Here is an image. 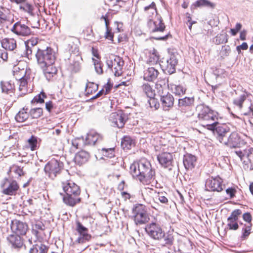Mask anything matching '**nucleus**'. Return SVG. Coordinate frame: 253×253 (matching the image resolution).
Listing matches in <instances>:
<instances>
[{
	"label": "nucleus",
	"mask_w": 253,
	"mask_h": 253,
	"mask_svg": "<svg viewBox=\"0 0 253 253\" xmlns=\"http://www.w3.org/2000/svg\"><path fill=\"white\" fill-rule=\"evenodd\" d=\"M130 172L133 177H137L144 185H149L155 181V169L152 168L150 162L145 158L132 164Z\"/></svg>",
	"instance_id": "1"
},
{
	"label": "nucleus",
	"mask_w": 253,
	"mask_h": 253,
	"mask_svg": "<svg viewBox=\"0 0 253 253\" xmlns=\"http://www.w3.org/2000/svg\"><path fill=\"white\" fill-rule=\"evenodd\" d=\"M63 189L65 193L63 198L64 203L71 207L75 206L81 201L80 187L72 181L62 183Z\"/></svg>",
	"instance_id": "2"
},
{
	"label": "nucleus",
	"mask_w": 253,
	"mask_h": 253,
	"mask_svg": "<svg viewBox=\"0 0 253 253\" xmlns=\"http://www.w3.org/2000/svg\"><path fill=\"white\" fill-rule=\"evenodd\" d=\"M197 110L198 118L201 125L207 129H213V125L218 122L217 113L204 105H198Z\"/></svg>",
	"instance_id": "3"
},
{
	"label": "nucleus",
	"mask_w": 253,
	"mask_h": 253,
	"mask_svg": "<svg viewBox=\"0 0 253 253\" xmlns=\"http://www.w3.org/2000/svg\"><path fill=\"white\" fill-rule=\"evenodd\" d=\"M35 56L40 68H44L47 65L54 64L56 60V53L50 47H47L44 49L38 48Z\"/></svg>",
	"instance_id": "4"
},
{
	"label": "nucleus",
	"mask_w": 253,
	"mask_h": 253,
	"mask_svg": "<svg viewBox=\"0 0 253 253\" xmlns=\"http://www.w3.org/2000/svg\"><path fill=\"white\" fill-rule=\"evenodd\" d=\"M179 57V55L177 52H169L168 57L163 58L161 61V66L163 70L169 75L175 73Z\"/></svg>",
	"instance_id": "5"
},
{
	"label": "nucleus",
	"mask_w": 253,
	"mask_h": 253,
	"mask_svg": "<svg viewBox=\"0 0 253 253\" xmlns=\"http://www.w3.org/2000/svg\"><path fill=\"white\" fill-rule=\"evenodd\" d=\"M158 89V93L160 96L163 108L165 111H168L173 106L174 99L172 94L167 91V88H164L160 84H156Z\"/></svg>",
	"instance_id": "6"
},
{
	"label": "nucleus",
	"mask_w": 253,
	"mask_h": 253,
	"mask_svg": "<svg viewBox=\"0 0 253 253\" xmlns=\"http://www.w3.org/2000/svg\"><path fill=\"white\" fill-rule=\"evenodd\" d=\"M108 68L110 69L116 77H119L123 73V67L124 61L119 56L111 55L107 58L106 61Z\"/></svg>",
	"instance_id": "7"
},
{
	"label": "nucleus",
	"mask_w": 253,
	"mask_h": 253,
	"mask_svg": "<svg viewBox=\"0 0 253 253\" xmlns=\"http://www.w3.org/2000/svg\"><path fill=\"white\" fill-rule=\"evenodd\" d=\"M63 168V162L52 159L45 165L44 170L49 178L53 179L60 173Z\"/></svg>",
	"instance_id": "8"
},
{
	"label": "nucleus",
	"mask_w": 253,
	"mask_h": 253,
	"mask_svg": "<svg viewBox=\"0 0 253 253\" xmlns=\"http://www.w3.org/2000/svg\"><path fill=\"white\" fill-rule=\"evenodd\" d=\"M134 220L136 224L146 223L149 220L146 207L142 204H136L132 209Z\"/></svg>",
	"instance_id": "9"
},
{
	"label": "nucleus",
	"mask_w": 253,
	"mask_h": 253,
	"mask_svg": "<svg viewBox=\"0 0 253 253\" xmlns=\"http://www.w3.org/2000/svg\"><path fill=\"white\" fill-rule=\"evenodd\" d=\"M214 128L209 129L212 131L217 140L224 144L227 138V134L230 128L224 124H220L218 122L213 125Z\"/></svg>",
	"instance_id": "10"
},
{
	"label": "nucleus",
	"mask_w": 253,
	"mask_h": 253,
	"mask_svg": "<svg viewBox=\"0 0 253 253\" xmlns=\"http://www.w3.org/2000/svg\"><path fill=\"white\" fill-rule=\"evenodd\" d=\"M145 230L147 234L153 239L161 241L164 236V231L158 223L152 222L146 226Z\"/></svg>",
	"instance_id": "11"
},
{
	"label": "nucleus",
	"mask_w": 253,
	"mask_h": 253,
	"mask_svg": "<svg viewBox=\"0 0 253 253\" xmlns=\"http://www.w3.org/2000/svg\"><path fill=\"white\" fill-rule=\"evenodd\" d=\"M147 26L151 33L163 32L166 28L165 23L160 15H156L154 18H150L147 22Z\"/></svg>",
	"instance_id": "12"
},
{
	"label": "nucleus",
	"mask_w": 253,
	"mask_h": 253,
	"mask_svg": "<svg viewBox=\"0 0 253 253\" xmlns=\"http://www.w3.org/2000/svg\"><path fill=\"white\" fill-rule=\"evenodd\" d=\"M2 193L8 196L15 195L19 188V185L15 180L5 178L1 185Z\"/></svg>",
	"instance_id": "13"
},
{
	"label": "nucleus",
	"mask_w": 253,
	"mask_h": 253,
	"mask_svg": "<svg viewBox=\"0 0 253 253\" xmlns=\"http://www.w3.org/2000/svg\"><path fill=\"white\" fill-rule=\"evenodd\" d=\"M222 183L223 180L219 176L215 177L212 176L207 179L205 187L207 191L221 192L225 188V185Z\"/></svg>",
	"instance_id": "14"
},
{
	"label": "nucleus",
	"mask_w": 253,
	"mask_h": 253,
	"mask_svg": "<svg viewBox=\"0 0 253 253\" xmlns=\"http://www.w3.org/2000/svg\"><path fill=\"white\" fill-rule=\"evenodd\" d=\"M246 144V142L242 139L239 134L235 131L232 132L228 137L224 145L230 148H240Z\"/></svg>",
	"instance_id": "15"
},
{
	"label": "nucleus",
	"mask_w": 253,
	"mask_h": 253,
	"mask_svg": "<svg viewBox=\"0 0 253 253\" xmlns=\"http://www.w3.org/2000/svg\"><path fill=\"white\" fill-rule=\"evenodd\" d=\"M242 217L243 220L246 222L245 224L240 222V224L243 225L241 238L242 240H244L247 239L251 233L252 217L250 212H247L243 214Z\"/></svg>",
	"instance_id": "16"
},
{
	"label": "nucleus",
	"mask_w": 253,
	"mask_h": 253,
	"mask_svg": "<svg viewBox=\"0 0 253 253\" xmlns=\"http://www.w3.org/2000/svg\"><path fill=\"white\" fill-rule=\"evenodd\" d=\"M126 115L122 112L112 113L109 117V121L114 127L123 128L126 122Z\"/></svg>",
	"instance_id": "17"
},
{
	"label": "nucleus",
	"mask_w": 253,
	"mask_h": 253,
	"mask_svg": "<svg viewBox=\"0 0 253 253\" xmlns=\"http://www.w3.org/2000/svg\"><path fill=\"white\" fill-rule=\"evenodd\" d=\"M242 211L236 209L232 211L227 219V228L230 230H237L239 229L238 220L239 217L242 214Z\"/></svg>",
	"instance_id": "18"
},
{
	"label": "nucleus",
	"mask_w": 253,
	"mask_h": 253,
	"mask_svg": "<svg viewBox=\"0 0 253 253\" xmlns=\"http://www.w3.org/2000/svg\"><path fill=\"white\" fill-rule=\"evenodd\" d=\"M76 230L79 234L76 242L78 244H84L89 241L91 238V235L88 233V230L80 222H77Z\"/></svg>",
	"instance_id": "19"
},
{
	"label": "nucleus",
	"mask_w": 253,
	"mask_h": 253,
	"mask_svg": "<svg viewBox=\"0 0 253 253\" xmlns=\"http://www.w3.org/2000/svg\"><path fill=\"white\" fill-rule=\"evenodd\" d=\"M11 31L17 35L28 36L31 34V29L21 21L16 22L13 26Z\"/></svg>",
	"instance_id": "20"
},
{
	"label": "nucleus",
	"mask_w": 253,
	"mask_h": 253,
	"mask_svg": "<svg viewBox=\"0 0 253 253\" xmlns=\"http://www.w3.org/2000/svg\"><path fill=\"white\" fill-rule=\"evenodd\" d=\"M234 152L238 156L241 161L245 162L248 160L250 164L253 162V148L247 146L245 149L236 150Z\"/></svg>",
	"instance_id": "21"
},
{
	"label": "nucleus",
	"mask_w": 253,
	"mask_h": 253,
	"mask_svg": "<svg viewBox=\"0 0 253 253\" xmlns=\"http://www.w3.org/2000/svg\"><path fill=\"white\" fill-rule=\"evenodd\" d=\"M11 229L13 232L18 235H25L28 229V225L18 220H13L11 223Z\"/></svg>",
	"instance_id": "22"
},
{
	"label": "nucleus",
	"mask_w": 253,
	"mask_h": 253,
	"mask_svg": "<svg viewBox=\"0 0 253 253\" xmlns=\"http://www.w3.org/2000/svg\"><path fill=\"white\" fill-rule=\"evenodd\" d=\"M157 159L160 165L169 170L172 169L173 157L171 154L168 152L163 153L157 156Z\"/></svg>",
	"instance_id": "23"
},
{
	"label": "nucleus",
	"mask_w": 253,
	"mask_h": 253,
	"mask_svg": "<svg viewBox=\"0 0 253 253\" xmlns=\"http://www.w3.org/2000/svg\"><path fill=\"white\" fill-rule=\"evenodd\" d=\"M9 246L16 250L21 249L24 245L22 238L18 235L11 234L7 237Z\"/></svg>",
	"instance_id": "24"
},
{
	"label": "nucleus",
	"mask_w": 253,
	"mask_h": 253,
	"mask_svg": "<svg viewBox=\"0 0 253 253\" xmlns=\"http://www.w3.org/2000/svg\"><path fill=\"white\" fill-rule=\"evenodd\" d=\"M183 163L187 170H192L196 165L197 158L194 155L186 153L183 156Z\"/></svg>",
	"instance_id": "25"
},
{
	"label": "nucleus",
	"mask_w": 253,
	"mask_h": 253,
	"mask_svg": "<svg viewBox=\"0 0 253 253\" xmlns=\"http://www.w3.org/2000/svg\"><path fill=\"white\" fill-rule=\"evenodd\" d=\"M159 73L158 70L154 67H149L144 71L143 79L148 82L155 81Z\"/></svg>",
	"instance_id": "26"
},
{
	"label": "nucleus",
	"mask_w": 253,
	"mask_h": 253,
	"mask_svg": "<svg viewBox=\"0 0 253 253\" xmlns=\"http://www.w3.org/2000/svg\"><path fill=\"white\" fill-rule=\"evenodd\" d=\"M89 157V154L87 152L82 150L75 155L74 161L76 164L81 166L86 163Z\"/></svg>",
	"instance_id": "27"
},
{
	"label": "nucleus",
	"mask_w": 253,
	"mask_h": 253,
	"mask_svg": "<svg viewBox=\"0 0 253 253\" xmlns=\"http://www.w3.org/2000/svg\"><path fill=\"white\" fill-rule=\"evenodd\" d=\"M14 68H13V72L14 73V75L18 76V74L20 73V75L18 77H16L17 80H19V90H22L23 87H25L27 84L26 80L24 78V75L26 73V71L22 69L19 71L18 73L17 72L18 69L20 70L19 68L15 64L13 63Z\"/></svg>",
	"instance_id": "28"
},
{
	"label": "nucleus",
	"mask_w": 253,
	"mask_h": 253,
	"mask_svg": "<svg viewBox=\"0 0 253 253\" xmlns=\"http://www.w3.org/2000/svg\"><path fill=\"white\" fill-rule=\"evenodd\" d=\"M167 195L166 193L158 192L153 198L155 203V206H153V208L157 210L159 209L160 205L158 202H160L161 204L165 205H168L169 200L166 197Z\"/></svg>",
	"instance_id": "29"
},
{
	"label": "nucleus",
	"mask_w": 253,
	"mask_h": 253,
	"mask_svg": "<svg viewBox=\"0 0 253 253\" xmlns=\"http://www.w3.org/2000/svg\"><path fill=\"white\" fill-rule=\"evenodd\" d=\"M102 137L97 133L90 132L87 134L84 141L85 145H94L97 141L101 140Z\"/></svg>",
	"instance_id": "30"
},
{
	"label": "nucleus",
	"mask_w": 253,
	"mask_h": 253,
	"mask_svg": "<svg viewBox=\"0 0 253 253\" xmlns=\"http://www.w3.org/2000/svg\"><path fill=\"white\" fill-rule=\"evenodd\" d=\"M41 68L42 69L45 77L48 81L52 80V78L55 76L57 73V69L53 66V64L47 65L46 67Z\"/></svg>",
	"instance_id": "31"
},
{
	"label": "nucleus",
	"mask_w": 253,
	"mask_h": 253,
	"mask_svg": "<svg viewBox=\"0 0 253 253\" xmlns=\"http://www.w3.org/2000/svg\"><path fill=\"white\" fill-rule=\"evenodd\" d=\"M2 47L5 50L12 51L14 50L17 46L16 41L14 39L5 38L1 40Z\"/></svg>",
	"instance_id": "32"
},
{
	"label": "nucleus",
	"mask_w": 253,
	"mask_h": 253,
	"mask_svg": "<svg viewBox=\"0 0 253 253\" xmlns=\"http://www.w3.org/2000/svg\"><path fill=\"white\" fill-rule=\"evenodd\" d=\"M141 89L146 96L150 98L149 103L150 106L152 107L151 103H154L155 101V99L154 98L155 93H154L152 87L149 84H145L142 85Z\"/></svg>",
	"instance_id": "33"
},
{
	"label": "nucleus",
	"mask_w": 253,
	"mask_h": 253,
	"mask_svg": "<svg viewBox=\"0 0 253 253\" xmlns=\"http://www.w3.org/2000/svg\"><path fill=\"white\" fill-rule=\"evenodd\" d=\"M48 247L45 245L40 243L33 245L31 248L30 253H47Z\"/></svg>",
	"instance_id": "34"
},
{
	"label": "nucleus",
	"mask_w": 253,
	"mask_h": 253,
	"mask_svg": "<svg viewBox=\"0 0 253 253\" xmlns=\"http://www.w3.org/2000/svg\"><path fill=\"white\" fill-rule=\"evenodd\" d=\"M144 11L148 16V20L150 18L153 19V16L157 14L156 4L152 2L150 5L144 7Z\"/></svg>",
	"instance_id": "35"
},
{
	"label": "nucleus",
	"mask_w": 253,
	"mask_h": 253,
	"mask_svg": "<svg viewBox=\"0 0 253 253\" xmlns=\"http://www.w3.org/2000/svg\"><path fill=\"white\" fill-rule=\"evenodd\" d=\"M78 42V40L77 39H74L73 41L69 42L68 45V49L71 54H75L77 58L79 57V48L76 43Z\"/></svg>",
	"instance_id": "36"
},
{
	"label": "nucleus",
	"mask_w": 253,
	"mask_h": 253,
	"mask_svg": "<svg viewBox=\"0 0 253 253\" xmlns=\"http://www.w3.org/2000/svg\"><path fill=\"white\" fill-rule=\"evenodd\" d=\"M2 92L10 94L13 92L14 85L9 82H1L0 83Z\"/></svg>",
	"instance_id": "37"
},
{
	"label": "nucleus",
	"mask_w": 253,
	"mask_h": 253,
	"mask_svg": "<svg viewBox=\"0 0 253 253\" xmlns=\"http://www.w3.org/2000/svg\"><path fill=\"white\" fill-rule=\"evenodd\" d=\"M248 94L247 92H244L241 94L239 97L234 99L233 102V104L238 107L240 109L243 108V104L245 101L248 97Z\"/></svg>",
	"instance_id": "38"
},
{
	"label": "nucleus",
	"mask_w": 253,
	"mask_h": 253,
	"mask_svg": "<svg viewBox=\"0 0 253 253\" xmlns=\"http://www.w3.org/2000/svg\"><path fill=\"white\" fill-rule=\"evenodd\" d=\"M10 14L7 10L3 8H0V26L6 22H10Z\"/></svg>",
	"instance_id": "39"
},
{
	"label": "nucleus",
	"mask_w": 253,
	"mask_h": 253,
	"mask_svg": "<svg viewBox=\"0 0 253 253\" xmlns=\"http://www.w3.org/2000/svg\"><path fill=\"white\" fill-rule=\"evenodd\" d=\"M194 101L195 99L193 97H185L178 99V106H193Z\"/></svg>",
	"instance_id": "40"
},
{
	"label": "nucleus",
	"mask_w": 253,
	"mask_h": 253,
	"mask_svg": "<svg viewBox=\"0 0 253 253\" xmlns=\"http://www.w3.org/2000/svg\"><path fill=\"white\" fill-rule=\"evenodd\" d=\"M44 225L43 224L40 222H38L33 225L32 232L33 234L35 235L37 238L40 236V231L44 230Z\"/></svg>",
	"instance_id": "41"
},
{
	"label": "nucleus",
	"mask_w": 253,
	"mask_h": 253,
	"mask_svg": "<svg viewBox=\"0 0 253 253\" xmlns=\"http://www.w3.org/2000/svg\"><path fill=\"white\" fill-rule=\"evenodd\" d=\"M228 35L225 32L218 34L214 38V42L216 44H220L227 42Z\"/></svg>",
	"instance_id": "42"
},
{
	"label": "nucleus",
	"mask_w": 253,
	"mask_h": 253,
	"mask_svg": "<svg viewBox=\"0 0 253 253\" xmlns=\"http://www.w3.org/2000/svg\"><path fill=\"white\" fill-rule=\"evenodd\" d=\"M178 108L186 117H189L194 114L193 106H178Z\"/></svg>",
	"instance_id": "43"
},
{
	"label": "nucleus",
	"mask_w": 253,
	"mask_h": 253,
	"mask_svg": "<svg viewBox=\"0 0 253 253\" xmlns=\"http://www.w3.org/2000/svg\"><path fill=\"white\" fill-rule=\"evenodd\" d=\"M165 245L164 246H171L173 245L174 240V237L172 233L169 232L165 233L164 232V236L163 237Z\"/></svg>",
	"instance_id": "44"
},
{
	"label": "nucleus",
	"mask_w": 253,
	"mask_h": 253,
	"mask_svg": "<svg viewBox=\"0 0 253 253\" xmlns=\"http://www.w3.org/2000/svg\"><path fill=\"white\" fill-rule=\"evenodd\" d=\"M133 144V141L129 136L123 137L121 142V146L124 149H130Z\"/></svg>",
	"instance_id": "45"
},
{
	"label": "nucleus",
	"mask_w": 253,
	"mask_h": 253,
	"mask_svg": "<svg viewBox=\"0 0 253 253\" xmlns=\"http://www.w3.org/2000/svg\"><path fill=\"white\" fill-rule=\"evenodd\" d=\"M29 117V114L26 111H24L23 108V110L20 111L19 113L16 115L15 119L18 122H23L25 121Z\"/></svg>",
	"instance_id": "46"
},
{
	"label": "nucleus",
	"mask_w": 253,
	"mask_h": 253,
	"mask_svg": "<svg viewBox=\"0 0 253 253\" xmlns=\"http://www.w3.org/2000/svg\"><path fill=\"white\" fill-rule=\"evenodd\" d=\"M98 88V85L94 83L88 82L85 86V91L86 94H90L96 91Z\"/></svg>",
	"instance_id": "47"
},
{
	"label": "nucleus",
	"mask_w": 253,
	"mask_h": 253,
	"mask_svg": "<svg viewBox=\"0 0 253 253\" xmlns=\"http://www.w3.org/2000/svg\"><path fill=\"white\" fill-rule=\"evenodd\" d=\"M28 143L29 147L32 151L35 150L38 148L37 137L34 135H32L28 140Z\"/></svg>",
	"instance_id": "48"
},
{
	"label": "nucleus",
	"mask_w": 253,
	"mask_h": 253,
	"mask_svg": "<svg viewBox=\"0 0 253 253\" xmlns=\"http://www.w3.org/2000/svg\"><path fill=\"white\" fill-rule=\"evenodd\" d=\"M29 113L33 118L37 119L42 115V108H33L31 109Z\"/></svg>",
	"instance_id": "49"
},
{
	"label": "nucleus",
	"mask_w": 253,
	"mask_h": 253,
	"mask_svg": "<svg viewBox=\"0 0 253 253\" xmlns=\"http://www.w3.org/2000/svg\"><path fill=\"white\" fill-rule=\"evenodd\" d=\"M194 5L197 7H200L203 6L211 7L213 8L215 6L214 4L211 2L210 1L207 0H197Z\"/></svg>",
	"instance_id": "50"
},
{
	"label": "nucleus",
	"mask_w": 253,
	"mask_h": 253,
	"mask_svg": "<svg viewBox=\"0 0 253 253\" xmlns=\"http://www.w3.org/2000/svg\"><path fill=\"white\" fill-rule=\"evenodd\" d=\"M103 156L110 158L115 156L114 148H103L101 150Z\"/></svg>",
	"instance_id": "51"
},
{
	"label": "nucleus",
	"mask_w": 253,
	"mask_h": 253,
	"mask_svg": "<svg viewBox=\"0 0 253 253\" xmlns=\"http://www.w3.org/2000/svg\"><path fill=\"white\" fill-rule=\"evenodd\" d=\"M92 60L93 61L96 72L98 74H102L103 71L102 69L103 64L99 60L95 59L94 58H92Z\"/></svg>",
	"instance_id": "52"
},
{
	"label": "nucleus",
	"mask_w": 253,
	"mask_h": 253,
	"mask_svg": "<svg viewBox=\"0 0 253 253\" xmlns=\"http://www.w3.org/2000/svg\"><path fill=\"white\" fill-rule=\"evenodd\" d=\"M46 97V94L42 91L39 95L35 96V97L31 101V102L32 103L35 102L42 103L44 102V98Z\"/></svg>",
	"instance_id": "53"
},
{
	"label": "nucleus",
	"mask_w": 253,
	"mask_h": 253,
	"mask_svg": "<svg viewBox=\"0 0 253 253\" xmlns=\"http://www.w3.org/2000/svg\"><path fill=\"white\" fill-rule=\"evenodd\" d=\"M186 88L181 85H175L173 89V93L176 95L181 96L185 93Z\"/></svg>",
	"instance_id": "54"
},
{
	"label": "nucleus",
	"mask_w": 253,
	"mask_h": 253,
	"mask_svg": "<svg viewBox=\"0 0 253 253\" xmlns=\"http://www.w3.org/2000/svg\"><path fill=\"white\" fill-rule=\"evenodd\" d=\"M231 49L229 45H223L220 50L221 56L223 58L227 57L229 55Z\"/></svg>",
	"instance_id": "55"
},
{
	"label": "nucleus",
	"mask_w": 253,
	"mask_h": 253,
	"mask_svg": "<svg viewBox=\"0 0 253 253\" xmlns=\"http://www.w3.org/2000/svg\"><path fill=\"white\" fill-rule=\"evenodd\" d=\"M105 39L113 42L114 33L112 32L111 28L106 29V32L104 35Z\"/></svg>",
	"instance_id": "56"
},
{
	"label": "nucleus",
	"mask_w": 253,
	"mask_h": 253,
	"mask_svg": "<svg viewBox=\"0 0 253 253\" xmlns=\"http://www.w3.org/2000/svg\"><path fill=\"white\" fill-rule=\"evenodd\" d=\"M250 104L247 111L243 112V114L245 116H253V101L250 100Z\"/></svg>",
	"instance_id": "57"
},
{
	"label": "nucleus",
	"mask_w": 253,
	"mask_h": 253,
	"mask_svg": "<svg viewBox=\"0 0 253 253\" xmlns=\"http://www.w3.org/2000/svg\"><path fill=\"white\" fill-rule=\"evenodd\" d=\"M159 58V56L155 54H152L150 55L148 62L152 64H155L158 61Z\"/></svg>",
	"instance_id": "58"
},
{
	"label": "nucleus",
	"mask_w": 253,
	"mask_h": 253,
	"mask_svg": "<svg viewBox=\"0 0 253 253\" xmlns=\"http://www.w3.org/2000/svg\"><path fill=\"white\" fill-rule=\"evenodd\" d=\"M236 191V189L233 187H229L226 189L227 194L230 196V198L231 199L233 198L235 196Z\"/></svg>",
	"instance_id": "59"
},
{
	"label": "nucleus",
	"mask_w": 253,
	"mask_h": 253,
	"mask_svg": "<svg viewBox=\"0 0 253 253\" xmlns=\"http://www.w3.org/2000/svg\"><path fill=\"white\" fill-rule=\"evenodd\" d=\"M20 8L24 11L29 13H32L33 10V6L29 3H26L23 6H21Z\"/></svg>",
	"instance_id": "60"
},
{
	"label": "nucleus",
	"mask_w": 253,
	"mask_h": 253,
	"mask_svg": "<svg viewBox=\"0 0 253 253\" xmlns=\"http://www.w3.org/2000/svg\"><path fill=\"white\" fill-rule=\"evenodd\" d=\"M38 43V40L37 39H31L27 41L26 42V46L30 47L34 46Z\"/></svg>",
	"instance_id": "61"
},
{
	"label": "nucleus",
	"mask_w": 253,
	"mask_h": 253,
	"mask_svg": "<svg viewBox=\"0 0 253 253\" xmlns=\"http://www.w3.org/2000/svg\"><path fill=\"white\" fill-rule=\"evenodd\" d=\"M14 170V172L18 174V176H20L24 174V172L23 170V168L19 166H15Z\"/></svg>",
	"instance_id": "62"
},
{
	"label": "nucleus",
	"mask_w": 253,
	"mask_h": 253,
	"mask_svg": "<svg viewBox=\"0 0 253 253\" xmlns=\"http://www.w3.org/2000/svg\"><path fill=\"white\" fill-rule=\"evenodd\" d=\"M82 140L83 139H81L80 138H75L72 140V145L76 149H78L80 147L81 141H82Z\"/></svg>",
	"instance_id": "63"
},
{
	"label": "nucleus",
	"mask_w": 253,
	"mask_h": 253,
	"mask_svg": "<svg viewBox=\"0 0 253 253\" xmlns=\"http://www.w3.org/2000/svg\"><path fill=\"white\" fill-rule=\"evenodd\" d=\"M112 88V85L108 82L106 84L103 86L102 89H104L105 95L108 94Z\"/></svg>",
	"instance_id": "64"
}]
</instances>
